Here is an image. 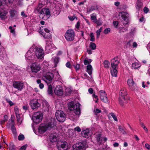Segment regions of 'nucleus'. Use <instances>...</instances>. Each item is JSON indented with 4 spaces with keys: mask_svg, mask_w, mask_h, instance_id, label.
<instances>
[{
    "mask_svg": "<svg viewBox=\"0 0 150 150\" xmlns=\"http://www.w3.org/2000/svg\"><path fill=\"white\" fill-rule=\"evenodd\" d=\"M92 62L91 59H85L84 60V64L85 65L89 64Z\"/></svg>",
    "mask_w": 150,
    "mask_h": 150,
    "instance_id": "42",
    "label": "nucleus"
},
{
    "mask_svg": "<svg viewBox=\"0 0 150 150\" xmlns=\"http://www.w3.org/2000/svg\"><path fill=\"white\" fill-rule=\"evenodd\" d=\"M120 98L124 99L125 101L126 99L127 98V93L126 89L123 88H121L119 93Z\"/></svg>",
    "mask_w": 150,
    "mask_h": 150,
    "instance_id": "17",
    "label": "nucleus"
},
{
    "mask_svg": "<svg viewBox=\"0 0 150 150\" xmlns=\"http://www.w3.org/2000/svg\"><path fill=\"white\" fill-rule=\"evenodd\" d=\"M100 93L101 100L103 102L107 103L108 102V100L105 92L104 91L101 90L100 91Z\"/></svg>",
    "mask_w": 150,
    "mask_h": 150,
    "instance_id": "19",
    "label": "nucleus"
},
{
    "mask_svg": "<svg viewBox=\"0 0 150 150\" xmlns=\"http://www.w3.org/2000/svg\"><path fill=\"white\" fill-rule=\"evenodd\" d=\"M48 125L46 124H41L38 128V132L40 133H42L45 132L48 129Z\"/></svg>",
    "mask_w": 150,
    "mask_h": 150,
    "instance_id": "21",
    "label": "nucleus"
},
{
    "mask_svg": "<svg viewBox=\"0 0 150 150\" xmlns=\"http://www.w3.org/2000/svg\"><path fill=\"white\" fill-rule=\"evenodd\" d=\"M127 83L129 86L131 90H135L136 89V85L132 79H129Z\"/></svg>",
    "mask_w": 150,
    "mask_h": 150,
    "instance_id": "20",
    "label": "nucleus"
},
{
    "mask_svg": "<svg viewBox=\"0 0 150 150\" xmlns=\"http://www.w3.org/2000/svg\"><path fill=\"white\" fill-rule=\"evenodd\" d=\"M11 129L13 135L15 136H16L17 135L16 130L14 124H12Z\"/></svg>",
    "mask_w": 150,
    "mask_h": 150,
    "instance_id": "35",
    "label": "nucleus"
},
{
    "mask_svg": "<svg viewBox=\"0 0 150 150\" xmlns=\"http://www.w3.org/2000/svg\"><path fill=\"white\" fill-rule=\"evenodd\" d=\"M75 33L72 30H69L66 32L65 34V38L67 41H72L74 39Z\"/></svg>",
    "mask_w": 150,
    "mask_h": 150,
    "instance_id": "8",
    "label": "nucleus"
},
{
    "mask_svg": "<svg viewBox=\"0 0 150 150\" xmlns=\"http://www.w3.org/2000/svg\"><path fill=\"white\" fill-rule=\"evenodd\" d=\"M119 16L123 24L128 25L129 23V14L126 11H121L119 13Z\"/></svg>",
    "mask_w": 150,
    "mask_h": 150,
    "instance_id": "6",
    "label": "nucleus"
},
{
    "mask_svg": "<svg viewBox=\"0 0 150 150\" xmlns=\"http://www.w3.org/2000/svg\"><path fill=\"white\" fill-rule=\"evenodd\" d=\"M7 101L9 104L11 106L13 105V103L10 100H7Z\"/></svg>",
    "mask_w": 150,
    "mask_h": 150,
    "instance_id": "64",
    "label": "nucleus"
},
{
    "mask_svg": "<svg viewBox=\"0 0 150 150\" xmlns=\"http://www.w3.org/2000/svg\"><path fill=\"white\" fill-rule=\"evenodd\" d=\"M45 50L47 53H49L52 51L54 47V45L50 40L46 41Z\"/></svg>",
    "mask_w": 150,
    "mask_h": 150,
    "instance_id": "12",
    "label": "nucleus"
},
{
    "mask_svg": "<svg viewBox=\"0 0 150 150\" xmlns=\"http://www.w3.org/2000/svg\"><path fill=\"white\" fill-rule=\"evenodd\" d=\"M91 133L88 129L83 130L81 132V136L83 137L88 138L91 135Z\"/></svg>",
    "mask_w": 150,
    "mask_h": 150,
    "instance_id": "23",
    "label": "nucleus"
},
{
    "mask_svg": "<svg viewBox=\"0 0 150 150\" xmlns=\"http://www.w3.org/2000/svg\"><path fill=\"white\" fill-rule=\"evenodd\" d=\"M110 31V29L109 28H106L105 29L104 33L105 34L108 33Z\"/></svg>",
    "mask_w": 150,
    "mask_h": 150,
    "instance_id": "51",
    "label": "nucleus"
},
{
    "mask_svg": "<svg viewBox=\"0 0 150 150\" xmlns=\"http://www.w3.org/2000/svg\"><path fill=\"white\" fill-rule=\"evenodd\" d=\"M128 100V99L127 98L125 101L124 99L122 98H119V102L120 104L122 105H124V103H126L127 102Z\"/></svg>",
    "mask_w": 150,
    "mask_h": 150,
    "instance_id": "39",
    "label": "nucleus"
},
{
    "mask_svg": "<svg viewBox=\"0 0 150 150\" xmlns=\"http://www.w3.org/2000/svg\"><path fill=\"white\" fill-rule=\"evenodd\" d=\"M52 60L53 62L54 63L55 66H57V64L58 63L59 61V58L57 57H53L52 59Z\"/></svg>",
    "mask_w": 150,
    "mask_h": 150,
    "instance_id": "34",
    "label": "nucleus"
},
{
    "mask_svg": "<svg viewBox=\"0 0 150 150\" xmlns=\"http://www.w3.org/2000/svg\"><path fill=\"white\" fill-rule=\"evenodd\" d=\"M94 135L95 139L97 144L99 146L102 145L104 142L106 141L107 140V138L105 137L101 132H96Z\"/></svg>",
    "mask_w": 150,
    "mask_h": 150,
    "instance_id": "5",
    "label": "nucleus"
},
{
    "mask_svg": "<svg viewBox=\"0 0 150 150\" xmlns=\"http://www.w3.org/2000/svg\"><path fill=\"white\" fill-rule=\"evenodd\" d=\"M23 108L24 110H26L28 109L29 108V106L28 105H25L23 106Z\"/></svg>",
    "mask_w": 150,
    "mask_h": 150,
    "instance_id": "59",
    "label": "nucleus"
},
{
    "mask_svg": "<svg viewBox=\"0 0 150 150\" xmlns=\"http://www.w3.org/2000/svg\"><path fill=\"white\" fill-rule=\"evenodd\" d=\"M51 121V122H49L47 124H46V125H48L49 129L52 127H53L56 125V122L54 119H52Z\"/></svg>",
    "mask_w": 150,
    "mask_h": 150,
    "instance_id": "28",
    "label": "nucleus"
},
{
    "mask_svg": "<svg viewBox=\"0 0 150 150\" xmlns=\"http://www.w3.org/2000/svg\"><path fill=\"white\" fill-rule=\"evenodd\" d=\"M95 9V7L94 6H91L88 10V12H90Z\"/></svg>",
    "mask_w": 150,
    "mask_h": 150,
    "instance_id": "54",
    "label": "nucleus"
},
{
    "mask_svg": "<svg viewBox=\"0 0 150 150\" xmlns=\"http://www.w3.org/2000/svg\"><path fill=\"white\" fill-rule=\"evenodd\" d=\"M66 66L69 68H70L71 67V65L69 62H67L66 64Z\"/></svg>",
    "mask_w": 150,
    "mask_h": 150,
    "instance_id": "60",
    "label": "nucleus"
},
{
    "mask_svg": "<svg viewBox=\"0 0 150 150\" xmlns=\"http://www.w3.org/2000/svg\"><path fill=\"white\" fill-rule=\"evenodd\" d=\"M119 129L120 131L122 132L123 134L125 133V131L122 127L120 126H119Z\"/></svg>",
    "mask_w": 150,
    "mask_h": 150,
    "instance_id": "53",
    "label": "nucleus"
},
{
    "mask_svg": "<svg viewBox=\"0 0 150 150\" xmlns=\"http://www.w3.org/2000/svg\"><path fill=\"white\" fill-rule=\"evenodd\" d=\"M14 0H5V2L7 4L12 3Z\"/></svg>",
    "mask_w": 150,
    "mask_h": 150,
    "instance_id": "62",
    "label": "nucleus"
},
{
    "mask_svg": "<svg viewBox=\"0 0 150 150\" xmlns=\"http://www.w3.org/2000/svg\"><path fill=\"white\" fill-rule=\"evenodd\" d=\"M110 115H111V116L112 117L114 120L115 121H117V119L116 116L115 115L114 113H110Z\"/></svg>",
    "mask_w": 150,
    "mask_h": 150,
    "instance_id": "50",
    "label": "nucleus"
},
{
    "mask_svg": "<svg viewBox=\"0 0 150 150\" xmlns=\"http://www.w3.org/2000/svg\"><path fill=\"white\" fill-rule=\"evenodd\" d=\"M6 56V55L4 49L1 47L0 48V59L3 60V59L5 58Z\"/></svg>",
    "mask_w": 150,
    "mask_h": 150,
    "instance_id": "27",
    "label": "nucleus"
},
{
    "mask_svg": "<svg viewBox=\"0 0 150 150\" xmlns=\"http://www.w3.org/2000/svg\"><path fill=\"white\" fill-rule=\"evenodd\" d=\"M95 23L96 24L97 26L101 25L103 23L102 21L100 18L97 20Z\"/></svg>",
    "mask_w": 150,
    "mask_h": 150,
    "instance_id": "45",
    "label": "nucleus"
},
{
    "mask_svg": "<svg viewBox=\"0 0 150 150\" xmlns=\"http://www.w3.org/2000/svg\"><path fill=\"white\" fill-rule=\"evenodd\" d=\"M90 36L91 37V39H90V40L92 42L94 41L95 40V38L93 34V33H91Z\"/></svg>",
    "mask_w": 150,
    "mask_h": 150,
    "instance_id": "48",
    "label": "nucleus"
},
{
    "mask_svg": "<svg viewBox=\"0 0 150 150\" xmlns=\"http://www.w3.org/2000/svg\"><path fill=\"white\" fill-rule=\"evenodd\" d=\"M10 16L11 17H13L15 16L17 14V12L13 10H10L9 11Z\"/></svg>",
    "mask_w": 150,
    "mask_h": 150,
    "instance_id": "33",
    "label": "nucleus"
},
{
    "mask_svg": "<svg viewBox=\"0 0 150 150\" xmlns=\"http://www.w3.org/2000/svg\"><path fill=\"white\" fill-rule=\"evenodd\" d=\"M74 67L76 71L80 69V65L79 64H77Z\"/></svg>",
    "mask_w": 150,
    "mask_h": 150,
    "instance_id": "56",
    "label": "nucleus"
},
{
    "mask_svg": "<svg viewBox=\"0 0 150 150\" xmlns=\"http://www.w3.org/2000/svg\"><path fill=\"white\" fill-rule=\"evenodd\" d=\"M113 24L115 28H117L118 24V22L116 21H114L113 22Z\"/></svg>",
    "mask_w": 150,
    "mask_h": 150,
    "instance_id": "61",
    "label": "nucleus"
},
{
    "mask_svg": "<svg viewBox=\"0 0 150 150\" xmlns=\"http://www.w3.org/2000/svg\"><path fill=\"white\" fill-rule=\"evenodd\" d=\"M84 147L83 144L81 142L76 143L73 146V150H82Z\"/></svg>",
    "mask_w": 150,
    "mask_h": 150,
    "instance_id": "25",
    "label": "nucleus"
},
{
    "mask_svg": "<svg viewBox=\"0 0 150 150\" xmlns=\"http://www.w3.org/2000/svg\"><path fill=\"white\" fill-rule=\"evenodd\" d=\"M44 56L42 48L33 44L25 54L27 61L34 60L36 58L39 59H42Z\"/></svg>",
    "mask_w": 150,
    "mask_h": 150,
    "instance_id": "1",
    "label": "nucleus"
},
{
    "mask_svg": "<svg viewBox=\"0 0 150 150\" xmlns=\"http://www.w3.org/2000/svg\"><path fill=\"white\" fill-rule=\"evenodd\" d=\"M9 28L10 29V32L11 33H15V29L14 28H13L11 26H10Z\"/></svg>",
    "mask_w": 150,
    "mask_h": 150,
    "instance_id": "57",
    "label": "nucleus"
},
{
    "mask_svg": "<svg viewBox=\"0 0 150 150\" xmlns=\"http://www.w3.org/2000/svg\"><path fill=\"white\" fill-rule=\"evenodd\" d=\"M57 146L59 150H66L67 148V143L64 141H58Z\"/></svg>",
    "mask_w": 150,
    "mask_h": 150,
    "instance_id": "11",
    "label": "nucleus"
},
{
    "mask_svg": "<svg viewBox=\"0 0 150 150\" xmlns=\"http://www.w3.org/2000/svg\"><path fill=\"white\" fill-rule=\"evenodd\" d=\"M42 35L45 38H49L51 36L49 30L47 28L44 29V31L42 33Z\"/></svg>",
    "mask_w": 150,
    "mask_h": 150,
    "instance_id": "24",
    "label": "nucleus"
},
{
    "mask_svg": "<svg viewBox=\"0 0 150 150\" xmlns=\"http://www.w3.org/2000/svg\"><path fill=\"white\" fill-rule=\"evenodd\" d=\"M47 92L49 94L52 95L53 92V90L52 86L50 85H49L48 86Z\"/></svg>",
    "mask_w": 150,
    "mask_h": 150,
    "instance_id": "40",
    "label": "nucleus"
},
{
    "mask_svg": "<svg viewBox=\"0 0 150 150\" xmlns=\"http://www.w3.org/2000/svg\"><path fill=\"white\" fill-rule=\"evenodd\" d=\"M109 62L107 60H105L104 62V66L105 68H108L109 67Z\"/></svg>",
    "mask_w": 150,
    "mask_h": 150,
    "instance_id": "43",
    "label": "nucleus"
},
{
    "mask_svg": "<svg viewBox=\"0 0 150 150\" xmlns=\"http://www.w3.org/2000/svg\"><path fill=\"white\" fill-rule=\"evenodd\" d=\"M132 42L133 40H130L128 42L126 45V47L129 48H130V47H131Z\"/></svg>",
    "mask_w": 150,
    "mask_h": 150,
    "instance_id": "44",
    "label": "nucleus"
},
{
    "mask_svg": "<svg viewBox=\"0 0 150 150\" xmlns=\"http://www.w3.org/2000/svg\"><path fill=\"white\" fill-rule=\"evenodd\" d=\"M102 30V28L101 27L98 30L96 31V37L97 38H99L100 34V33L101 32Z\"/></svg>",
    "mask_w": 150,
    "mask_h": 150,
    "instance_id": "41",
    "label": "nucleus"
},
{
    "mask_svg": "<svg viewBox=\"0 0 150 150\" xmlns=\"http://www.w3.org/2000/svg\"><path fill=\"white\" fill-rule=\"evenodd\" d=\"M96 47V45L95 43L92 42H90L89 44V47L92 50H95Z\"/></svg>",
    "mask_w": 150,
    "mask_h": 150,
    "instance_id": "38",
    "label": "nucleus"
},
{
    "mask_svg": "<svg viewBox=\"0 0 150 150\" xmlns=\"http://www.w3.org/2000/svg\"><path fill=\"white\" fill-rule=\"evenodd\" d=\"M13 87L18 91H21L23 88L24 84L22 81H14L13 83Z\"/></svg>",
    "mask_w": 150,
    "mask_h": 150,
    "instance_id": "15",
    "label": "nucleus"
},
{
    "mask_svg": "<svg viewBox=\"0 0 150 150\" xmlns=\"http://www.w3.org/2000/svg\"><path fill=\"white\" fill-rule=\"evenodd\" d=\"M143 5L142 3L140 0H138L136 6V8L139 11L141 8L142 7Z\"/></svg>",
    "mask_w": 150,
    "mask_h": 150,
    "instance_id": "32",
    "label": "nucleus"
},
{
    "mask_svg": "<svg viewBox=\"0 0 150 150\" xmlns=\"http://www.w3.org/2000/svg\"><path fill=\"white\" fill-rule=\"evenodd\" d=\"M8 10L6 8H0V18L1 20H4L7 18V14Z\"/></svg>",
    "mask_w": 150,
    "mask_h": 150,
    "instance_id": "14",
    "label": "nucleus"
},
{
    "mask_svg": "<svg viewBox=\"0 0 150 150\" xmlns=\"http://www.w3.org/2000/svg\"><path fill=\"white\" fill-rule=\"evenodd\" d=\"M79 103L74 104L71 101L68 104L69 109L71 111L69 118L71 120L75 121L79 118V115L81 113L80 106Z\"/></svg>",
    "mask_w": 150,
    "mask_h": 150,
    "instance_id": "2",
    "label": "nucleus"
},
{
    "mask_svg": "<svg viewBox=\"0 0 150 150\" xmlns=\"http://www.w3.org/2000/svg\"><path fill=\"white\" fill-rule=\"evenodd\" d=\"M28 146V145L27 144H25L22 146H21L20 148V150H25L26 149V148Z\"/></svg>",
    "mask_w": 150,
    "mask_h": 150,
    "instance_id": "52",
    "label": "nucleus"
},
{
    "mask_svg": "<svg viewBox=\"0 0 150 150\" xmlns=\"http://www.w3.org/2000/svg\"><path fill=\"white\" fill-rule=\"evenodd\" d=\"M55 116L57 120L60 122H64L65 119V115L62 110H57L55 113Z\"/></svg>",
    "mask_w": 150,
    "mask_h": 150,
    "instance_id": "9",
    "label": "nucleus"
},
{
    "mask_svg": "<svg viewBox=\"0 0 150 150\" xmlns=\"http://www.w3.org/2000/svg\"><path fill=\"white\" fill-rule=\"evenodd\" d=\"M119 61L117 57H115L111 60V73L112 76L116 77L117 71V69Z\"/></svg>",
    "mask_w": 150,
    "mask_h": 150,
    "instance_id": "3",
    "label": "nucleus"
},
{
    "mask_svg": "<svg viewBox=\"0 0 150 150\" xmlns=\"http://www.w3.org/2000/svg\"><path fill=\"white\" fill-rule=\"evenodd\" d=\"M74 130L75 131H77L78 132H79L81 131V129L79 126L76 127H75L74 128Z\"/></svg>",
    "mask_w": 150,
    "mask_h": 150,
    "instance_id": "55",
    "label": "nucleus"
},
{
    "mask_svg": "<svg viewBox=\"0 0 150 150\" xmlns=\"http://www.w3.org/2000/svg\"><path fill=\"white\" fill-rule=\"evenodd\" d=\"M91 20L93 21V22L94 23H95L97 20L96 17V16H91Z\"/></svg>",
    "mask_w": 150,
    "mask_h": 150,
    "instance_id": "47",
    "label": "nucleus"
},
{
    "mask_svg": "<svg viewBox=\"0 0 150 150\" xmlns=\"http://www.w3.org/2000/svg\"><path fill=\"white\" fill-rule=\"evenodd\" d=\"M24 136L22 134H20L18 137V139L19 140H23L24 139Z\"/></svg>",
    "mask_w": 150,
    "mask_h": 150,
    "instance_id": "49",
    "label": "nucleus"
},
{
    "mask_svg": "<svg viewBox=\"0 0 150 150\" xmlns=\"http://www.w3.org/2000/svg\"><path fill=\"white\" fill-rule=\"evenodd\" d=\"M128 28V25L123 24L122 27L120 28L119 32L121 33L126 32Z\"/></svg>",
    "mask_w": 150,
    "mask_h": 150,
    "instance_id": "29",
    "label": "nucleus"
},
{
    "mask_svg": "<svg viewBox=\"0 0 150 150\" xmlns=\"http://www.w3.org/2000/svg\"><path fill=\"white\" fill-rule=\"evenodd\" d=\"M140 125L141 127L144 129L146 131V133H148V132L147 128L145 126L144 124L142 122L140 123Z\"/></svg>",
    "mask_w": 150,
    "mask_h": 150,
    "instance_id": "46",
    "label": "nucleus"
},
{
    "mask_svg": "<svg viewBox=\"0 0 150 150\" xmlns=\"http://www.w3.org/2000/svg\"><path fill=\"white\" fill-rule=\"evenodd\" d=\"M49 139L52 142H55L57 140V135L55 133H51L49 136Z\"/></svg>",
    "mask_w": 150,
    "mask_h": 150,
    "instance_id": "22",
    "label": "nucleus"
},
{
    "mask_svg": "<svg viewBox=\"0 0 150 150\" xmlns=\"http://www.w3.org/2000/svg\"><path fill=\"white\" fill-rule=\"evenodd\" d=\"M53 78V74L51 72H48L43 76L42 79L47 84H48Z\"/></svg>",
    "mask_w": 150,
    "mask_h": 150,
    "instance_id": "10",
    "label": "nucleus"
},
{
    "mask_svg": "<svg viewBox=\"0 0 150 150\" xmlns=\"http://www.w3.org/2000/svg\"><path fill=\"white\" fill-rule=\"evenodd\" d=\"M92 71L93 68L91 64H88L86 67V71L91 76L92 74Z\"/></svg>",
    "mask_w": 150,
    "mask_h": 150,
    "instance_id": "31",
    "label": "nucleus"
},
{
    "mask_svg": "<svg viewBox=\"0 0 150 150\" xmlns=\"http://www.w3.org/2000/svg\"><path fill=\"white\" fill-rule=\"evenodd\" d=\"M143 10L144 12L146 13H147L149 11V9L147 8L146 7L144 8Z\"/></svg>",
    "mask_w": 150,
    "mask_h": 150,
    "instance_id": "63",
    "label": "nucleus"
},
{
    "mask_svg": "<svg viewBox=\"0 0 150 150\" xmlns=\"http://www.w3.org/2000/svg\"><path fill=\"white\" fill-rule=\"evenodd\" d=\"M53 72L54 73V74H53L54 77H55V79H58L59 78L60 75L57 71L55 70Z\"/></svg>",
    "mask_w": 150,
    "mask_h": 150,
    "instance_id": "37",
    "label": "nucleus"
},
{
    "mask_svg": "<svg viewBox=\"0 0 150 150\" xmlns=\"http://www.w3.org/2000/svg\"><path fill=\"white\" fill-rule=\"evenodd\" d=\"M32 109H37L40 106V104L39 103L38 100L36 99H34L31 100L30 103Z\"/></svg>",
    "mask_w": 150,
    "mask_h": 150,
    "instance_id": "13",
    "label": "nucleus"
},
{
    "mask_svg": "<svg viewBox=\"0 0 150 150\" xmlns=\"http://www.w3.org/2000/svg\"><path fill=\"white\" fill-rule=\"evenodd\" d=\"M66 95H69L71 93V91L69 89H67L66 91Z\"/></svg>",
    "mask_w": 150,
    "mask_h": 150,
    "instance_id": "58",
    "label": "nucleus"
},
{
    "mask_svg": "<svg viewBox=\"0 0 150 150\" xmlns=\"http://www.w3.org/2000/svg\"><path fill=\"white\" fill-rule=\"evenodd\" d=\"M51 16V12L49 8H42L39 13V17L41 19L47 20Z\"/></svg>",
    "mask_w": 150,
    "mask_h": 150,
    "instance_id": "4",
    "label": "nucleus"
},
{
    "mask_svg": "<svg viewBox=\"0 0 150 150\" xmlns=\"http://www.w3.org/2000/svg\"><path fill=\"white\" fill-rule=\"evenodd\" d=\"M44 6V5L41 3L39 2L38 4L35 7V12H38L41 8Z\"/></svg>",
    "mask_w": 150,
    "mask_h": 150,
    "instance_id": "30",
    "label": "nucleus"
},
{
    "mask_svg": "<svg viewBox=\"0 0 150 150\" xmlns=\"http://www.w3.org/2000/svg\"><path fill=\"white\" fill-rule=\"evenodd\" d=\"M32 72L36 73L39 71L41 67L40 65L36 63H33L31 65Z\"/></svg>",
    "mask_w": 150,
    "mask_h": 150,
    "instance_id": "18",
    "label": "nucleus"
},
{
    "mask_svg": "<svg viewBox=\"0 0 150 150\" xmlns=\"http://www.w3.org/2000/svg\"><path fill=\"white\" fill-rule=\"evenodd\" d=\"M140 67V64L137 62H134L132 64V68H133L135 69H137L138 68H139Z\"/></svg>",
    "mask_w": 150,
    "mask_h": 150,
    "instance_id": "36",
    "label": "nucleus"
},
{
    "mask_svg": "<svg viewBox=\"0 0 150 150\" xmlns=\"http://www.w3.org/2000/svg\"><path fill=\"white\" fill-rule=\"evenodd\" d=\"M43 109L45 111H48L50 106L48 103L45 100H43L42 101Z\"/></svg>",
    "mask_w": 150,
    "mask_h": 150,
    "instance_id": "26",
    "label": "nucleus"
},
{
    "mask_svg": "<svg viewBox=\"0 0 150 150\" xmlns=\"http://www.w3.org/2000/svg\"><path fill=\"white\" fill-rule=\"evenodd\" d=\"M42 118V114L40 112H36L33 114L32 119L35 123H38L41 121Z\"/></svg>",
    "mask_w": 150,
    "mask_h": 150,
    "instance_id": "7",
    "label": "nucleus"
},
{
    "mask_svg": "<svg viewBox=\"0 0 150 150\" xmlns=\"http://www.w3.org/2000/svg\"><path fill=\"white\" fill-rule=\"evenodd\" d=\"M54 91L55 94L58 96H62L64 94L63 88L59 85L56 86L54 90Z\"/></svg>",
    "mask_w": 150,
    "mask_h": 150,
    "instance_id": "16",
    "label": "nucleus"
}]
</instances>
